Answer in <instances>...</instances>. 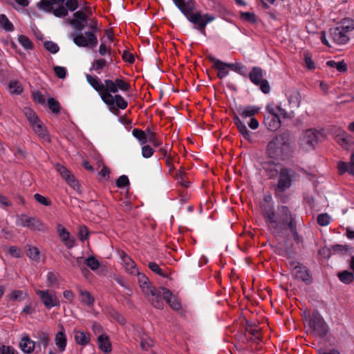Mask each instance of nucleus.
<instances>
[{
  "label": "nucleus",
  "mask_w": 354,
  "mask_h": 354,
  "mask_svg": "<svg viewBox=\"0 0 354 354\" xmlns=\"http://www.w3.org/2000/svg\"><path fill=\"white\" fill-rule=\"evenodd\" d=\"M86 79L88 83L96 91L102 100L110 107V109L116 108L125 109L127 107V102L120 95H112L116 93L119 90L127 92L129 91L131 85L124 77L116 78L114 80L106 79L104 83L95 75L92 76L86 74Z\"/></svg>",
  "instance_id": "obj_1"
},
{
  "label": "nucleus",
  "mask_w": 354,
  "mask_h": 354,
  "mask_svg": "<svg viewBox=\"0 0 354 354\" xmlns=\"http://www.w3.org/2000/svg\"><path fill=\"white\" fill-rule=\"evenodd\" d=\"M261 209L265 221L275 237H280L285 229H289L294 235L297 234L295 215L287 206H278L277 214L270 204L262 205Z\"/></svg>",
  "instance_id": "obj_2"
},
{
  "label": "nucleus",
  "mask_w": 354,
  "mask_h": 354,
  "mask_svg": "<svg viewBox=\"0 0 354 354\" xmlns=\"http://www.w3.org/2000/svg\"><path fill=\"white\" fill-rule=\"evenodd\" d=\"M176 7L192 23L198 26V30L203 35L205 33V26L214 19V17L209 14L201 15L194 12L195 3L193 0H173Z\"/></svg>",
  "instance_id": "obj_3"
},
{
  "label": "nucleus",
  "mask_w": 354,
  "mask_h": 354,
  "mask_svg": "<svg viewBox=\"0 0 354 354\" xmlns=\"http://www.w3.org/2000/svg\"><path fill=\"white\" fill-rule=\"evenodd\" d=\"M290 149L288 134L282 133L277 136L267 145V154L270 158L283 159Z\"/></svg>",
  "instance_id": "obj_4"
},
{
  "label": "nucleus",
  "mask_w": 354,
  "mask_h": 354,
  "mask_svg": "<svg viewBox=\"0 0 354 354\" xmlns=\"http://www.w3.org/2000/svg\"><path fill=\"white\" fill-rule=\"evenodd\" d=\"M91 31L86 32L84 35L82 33H72L71 37L73 38V42L79 47H85L94 48L97 45V38L95 33L97 32V24L95 20H91L88 25Z\"/></svg>",
  "instance_id": "obj_5"
},
{
  "label": "nucleus",
  "mask_w": 354,
  "mask_h": 354,
  "mask_svg": "<svg viewBox=\"0 0 354 354\" xmlns=\"http://www.w3.org/2000/svg\"><path fill=\"white\" fill-rule=\"evenodd\" d=\"M260 108L255 106H248L244 108H239L238 109V112L241 118L236 115L233 118L239 131L246 140H250L251 132L245 126L244 120L248 118H253V116L257 114Z\"/></svg>",
  "instance_id": "obj_6"
},
{
  "label": "nucleus",
  "mask_w": 354,
  "mask_h": 354,
  "mask_svg": "<svg viewBox=\"0 0 354 354\" xmlns=\"http://www.w3.org/2000/svg\"><path fill=\"white\" fill-rule=\"evenodd\" d=\"M354 29V21L350 18H344L336 23L333 28V41L343 44L349 40L348 33Z\"/></svg>",
  "instance_id": "obj_7"
},
{
  "label": "nucleus",
  "mask_w": 354,
  "mask_h": 354,
  "mask_svg": "<svg viewBox=\"0 0 354 354\" xmlns=\"http://www.w3.org/2000/svg\"><path fill=\"white\" fill-rule=\"evenodd\" d=\"M136 275L138 277V280L140 288L145 297L153 307H160L161 302L156 299L157 295H158L159 288H156L153 287L149 279L145 274L138 272V274Z\"/></svg>",
  "instance_id": "obj_8"
},
{
  "label": "nucleus",
  "mask_w": 354,
  "mask_h": 354,
  "mask_svg": "<svg viewBox=\"0 0 354 354\" xmlns=\"http://www.w3.org/2000/svg\"><path fill=\"white\" fill-rule=\"evenodd\" d=\"M279 179L275 187L276 196L280 197V194L291 187L294 180L295 173L290 168L282 167L279 171Z\"/></svg>",
  "instance_id": "obj_9"
},
{
  "label": "nucleus",
  "mask_w": 354,
  "mask_h": 354,
  "mask_svg": "<svg viewBox=\"0 0 354 354\" xmlns=\"http://www.w3.org/2000/svg\"><path fill=\"white\" fill-rule=\"evenodd\" d=\"M319 132L314 129L304 131L299 139V148L304 151H309L315 148L318 143Z\"/></svg>",
  "instance_id": "obj_10"
},
{
  "label": "nucleus",
  "mask_w": 354,
  "mask_h": 354,
  "mask_svg": "<svg viewBox=\"0 0 354 354\" xmlns=\"http://www.w3.org/2000/svg\"><path fill=\"white\" fill-rule=\"evenodd\" d=\"M308 327L312 334L319 337H324L328 330L326 323L317 312L312 313L308 322Z\"/></svg>",
  "instance_id": "obj_11"
},
{
  "label": "nucleus",
  "mask_w": 354,
  "mask_h": 354,
  "mask_svg": "<svg viewBox=\"0 0 354 354\" xmlns=\"http://www.w3.org/2000/svg\"><path fill=\"white\" fill-rule=\"evenodd\" d=\"M16 224L22 227H27L32 230L46 231V225L36 217H29L26 214L17 216Z\"/></svg>",
  "instance_id": "obj_12"
},
{
  "label": "nucleus",
  "mask_w": 354,
  "mask_h": 354,
  "mask_svg": "<svg viewBox=\"0 0 354 354\" xmlns=\"http://www.w3.org/2000/svg\"><path fill=\"white\" fill-rule=\"evenodd\" d=\"M156 299L161 302V306L156 307V308H163V299L166 301V302L172 309L177 310L180 308V304L177 298L168 289L165 288L159 287L158 295H157Z\"/></svg>",
  "instance_id": "obj_13"
},
{
  "label": "nucleus",
  "mask_w": 354,
  "mask_h": 354,
  "mask_svg": "<svg viewBox=\"0 0 354 354\" xmlns=\"http://www.w3.org/2000/svg\"><path fill=\"white\" fill-rule=\"evenodd\" d=\"M251 82L255 85L260 86L261 90L264 93L270 92V85L266 80L263 79V71L260 67H253L249 74Z\"/></svg>",
  "instance_id": "obj_14"
},
{
  "label": "nucleus",
  "mask_w": 354,
  "mask_h": 354,
  "mask_svg": "<svg viewBox=\"0 0 354 354\" xmlns=\"http://www.w3.org/2000/svg\"><path fill=\"white\" fill-rule=\"evenodd\" d=\"M36 294L40 297L46 308L50 309L55 306H59V301L55 292L50 290H37Z\"/></svg>",
  "instance_id": "obj_15"
},
{
  "label": "nucleus",
  "mask_w": 354,
  "mask_h": 354,
  "mask_svg": "<svg viewBox=\"0 0 354 354\" xmlns=\"http://www.w3.org/2000/svg\"><path fill=\"white\" fill-rule=\"evenodd\" d=\"M55 169L73 189L81 193L78 182L68 169L59 163L55 165Z\"/></svg>",
  "instance_id": "obj_16"
},
{
  "label": "nucleus",
  "mask_w": 354,
  "mask_h": 354,
  "mask_svg": "<svg viewBox=\"0 0 354 354\" xmlns=\"http://www.w3.org/2000/svg\"><path fill=\"white\" fill-rule=\"evenodd\" d=\"M333 136L335 141L344 149L348 150L351 146L352 138L344 130L341 128L333 129Z\"/></svg>",
  "instance_id": "obj_17"
},
{
  "label": "nucleus",
  "mask_w": 354,
  "mask_h": 354,
  "mask_svg": "<svg viewBox=\"0 0 354 354\" xmlns=\"http://www.w3.org/2000/svg\"><path fill=\"white\" fill-rule=\"evenodd\" d=\"M59 331L55 335V344L59 353L65 351L67 346L66 329L62 324L59 325Z\"/></svg>",
  "instance_id": "obj_18"
},
{
  "label": "nucleus",
  "mask_w": 354,
  "mask_h": 354,
  "mask_svg": "<svg viewBox=\"0 0 354 354\" xmlns=\"http://www.w3.org/2000/svg\"><path fill=\"white\" fill-rule=\"evenodd\" d=\"M207 59L209 62L214 64V68L218 71L217 76L218 78L223 79L228 75L229 71L227 68H229L228 65H230V64L225 63L221 60L215 58L212 55H208Z\"/></svg>",
  "instance_id": "obj_19"
},
{
  "label": "nucleus",
  "mask_w": 354,
  "mask_h": 354,
  "mask_svg": "<svg viewBox=\"0 0 354 354\" xmlns=\"http://www.w3.org/2000/svg\"><path fill=\"white\" fill-rule=\"evenodd\" d=\"M293 268L292 270V274L295 278L300 279L306 283L311 282V277L308 273L307 268L299 264L292 263Z\"/></svg>",
  "instance_id": "obj_20"
},
{
  "label": "nucleus",
  "mask_w": 354,
  "mask_h": 354,
  "mask_svg": "<svg viewBox=\"0 0 354 354\" xmlns=\"http://www.w3.org/2000/svg\"><path fill=\"white\" fill-rule=\"evenodd\" d=\"M262 169L269 178H274L279 173V162L274 160H266L261 164Z\"/></svg>",
  "instance_id": "obj_21"
},
{
  "label": "nucleus",
  "mask_w": 354,
  "mask_h": 354,
  "mask_svg": "<svg viewBox=\"0 0 354 354\" xmlns=\"http://www.w3.org/2000/svg\"><path fill=\"white\" fill-rule=\"evenodd\" d=\"M337 169L339 175H343L347 172L354 176V153H351L348 162L339 161L337 162Z\"/></svg>",
  "instance_id": "obj_22"
},
{
  "label": "nucleus",
  "mask_w": 354,
  "mask_h": 354,
  "mask_svg": "<svg viewBox=\"0 0 354 354\" xmlns=\"http://www.w3.org/2000/svg\"><path fill=\"white\" fill-rule=\"evenodd\" d=\"M73 334L75 342L77 344L84 346L89 344L91 336L88 332L75 328L73 330Z\"/></svg>",
  "instance_id": "obj_23"
},
{
  "label": "nucleus",
  "mask_w": 354,
  "mask_h": 354,
  "mask_svg": "<svg viewBox=\"0 0 354 354\" xmlns=\"http://www.w3.org/2000/svg\"><path fill=\"white\" fill-rule=\"evenodd\" d=\"M264 124L271 131L277 130L281 127V121L278 115H266Z\"/></svg>",
  "instance_id": "obj_24"
},
{
  "label": "nucleus",
  "mask_w": 354,
  "mask_h": 354,
  "mask_svg": "<svg viewBox=\"0 0 354 354\" xmlns=\"http://www.w3.org/2000/svg\"><path fill=\"white\" fill-rule=\"evenodd\" d=\"M121 258L122 261V264L125 267L127 272H128L132 275H136L138 274V269L136 267V264L129 256H128L125 253H122Z\"/></svg>",
  "instance_id": "obj_25"
},
{
  "label": "nucleus",
  "mask_w": 354,
  "mask_h": 354,
  "mask_svg": "<svg viewBox=\"0 0 354 354\" xmlns=\"http://www.w3.org/2000/svg\"><path fill=\"white\" fill-rule=\"evenodd\" d=\"M35 346V342L30 339L28 336L22 337L19 343L21 349L26 353H32L34 351Z\"/></svg>",
  "instance_id": "obj_26"
},
{
  "label": "nucleus",
  "mask_w": 354,
  "mask_h": 354,
  "mask_svg": "<svg viewBox=\"0 0 354 354\" xmlns=\"http://www.w3.org/2000/svg\"><path fill=\"white\" fill-rule=\"evenodd\" d=\"M35 133L43 140L44 141H50L49 136L47 130L44 126L43 123L39 121V122L35 124L32 127Z\"/></svg>",
  "instance_id": "obj_27"
},
{
  "label": "nucleus",
  "mask_w": 354,
  "mask_h": 354,
  "mask_svg": "<svg viewBox=\"0 0 354 354\" xmlns=\"http://www.w3.org/2000/svg\"><path fill=\"white\" fill-rule=\"evenodd\" d=\"M79 295L82 304L88 306L93 305L95 299L88 291L80 289Z\"/></svg>",
  "instance_id": "obj_28"
},
{
  "label": "nucleus",
  "mask_w": 354,
  "mask_h": 354,
  "mask_svg": "<svg viewBox=\"0 0 354 354\" xmlns=\"http://www.w3.org/2000/svg\"><path fill=\"white\" fill-rule=\"evenodd\" d=\"M63 2L64 0H58ZM57 3V0H41L37 3V6L39 10L47 12H50L53 10V6Z\"/></svg>",
  "instance_id": "obj_29"
},
{
  "label": "nucleus",
  "mask_w": 354,
  "mask_h": 354,
  "mask_svg": "<svg viewBox=\"0 0 354 354\" xmlns=\"http://www.w3.org/2000/svg\"><path fill=\"white\" fill-rule=\"evenodd\" d=\"M97 341L99 347L103 352L109 353L111 351V342L107 335H100L97 338Z\"/></svg>",
  "instance_id": "obj_30"
},
{
  "label": "nucleus",
  "mask_w": 354,
  "mask_h": 354,
  "mask_svg": "<svg viewBox=\"0 0 354 354\" xmlns=\"http://www.w3.org/2000/svg\"><path fill=\"white\" fill-rule=\"evenodd\" d=\"M23 112L31 127L40 121L35 111H33L31 109L25 107L23 110Z\"/></svg>",
  "instance_id": "obj_31"
},
{
  "label": "nucleus",
  "mask_w": 354,
  "mask_h": 354,
  "mask_svg": "<svg viewBox=\"0 0 354 354\" xmlns=\"http://www.w3.org/2000/svg\"><path fill=\"white\" fill-rule=\"evenodd\" d=\"M339 279L345 284H350L354 280V274L348 270H344L337 273Z\"/></svg>",
  "instance_id": "obj_32"
},
{
  "label": "nucleus",
  "mask_w": 354,
  "mask_h": 354,
  "mask_svg": "<svg viewBox=\"0 0 354 354\" xmlns=\"http://www.w3.org/2000/svg\"><path fill=\"white\" fill-rule=\"evenodd\" d=\"M228 67L241 75L245 76L248 74L247 67L240 62L230 63Z\"/></svg>",
  "instance_id": "obj_33"
},
{
  "label": "nucleus",
  "mask_w": 354,
  "mask_h": 354,
  "mask_svg": "<svg viewBox=\"0 0 354 354\" xmlns=\"http://www.w3.org/2000/svg\"><path fill=\"white\" fill-rule=\"evenodd\" d=\"M59 236L61 238V239L64 242L65 245L68 248H71L74 245V241L73 240L69 239L70 234L67 230L62 227L59 231Z\"/></svg>",
  "instance_id": "obj_34"
},
{
  "label": "nucleus",
  "mask_w": 354,
  "mask_h": 354,
  "mask_svg": "<svg viewBox=\"0 0 354 354\" xmlns=\"http://www.w3.org/2000/svg\"><path fill=\"white\" fill-rule=\"evenodd\" d=\"M0 28H2L7 32H12L14 30L13 24L9 21L5 15H0Z\"/></svg>",
  "instance_id": "obj_35"
},
{
  "label": "nucleus",
  "mask_w": 354,
  "mask_h": 354,
  "mask_svg": "<svg viewBox=\"0 0 354 354\" xmlns=\"http://www.w3.org/2000/svg\"><path fill=\"white\" fill-rule=\"evenodd\" d=\"M8 88L11 93L16 95L21 94L24 91L21 84L17 80L10 81L8 84Z\"/></svg>",
  "instance_id": "obj_36"
},
{
  "label": "nucleus",
  "mask_w": 354,
  "mask_h": 354,
  "mask_svg": "<svg viewBox=\"0 0 354 354\" xmlns=\"http://www.w3.org/2000/svg\"><path fill=\"white\" fill-rule=\"evenodd\" d=\"M133 136L139 141L140 144L143 145L147 142V131L134 129L132 131Z\"/></svg>",
  "instance_id": "obj_37"
},
{
  "label": "nucleus",
  "mask_w": 354,
  "mask_h": 354,
  "mask_svg": "<svg viewBox=\"0 0 354 354\" xmlns=\"http://www.w3.org/2000/svg\"><path fill=\"white\" fill-rule=\"evenodd\" d=\"M106 65V62L104 59H95L92 63L90 71H95L98 74H100L103 68Z\"/></svg>",
  "instance_id": "obj_38"
},
{
  "label": "nucleus",
  "mask_w": 354,
  "mask_h": 354,
  "mask_svg": "<svg viewBox=\"0 0 354 354\" xmlns=\"http://www.w3.org/2000/svg\"><path fill=\"white\" fill-rule=\"evenodd\" d=\"M147 142L151 143L154 147H159L162 142L157 138L156 134L149 128L147 129Z\"/></svg>",
  "instance_id": "obj_39"
},
{
  "label": "nucleus",
  "mask_w": 354,
  "mask_h": 354,
  "mask_svg": "<svg viewBox=\"0 0 354 354\" xmlns=\"http://www.w3.org/2000/svg\"><path fill=\"white\" fill-rule=\"evenodd\" d=\"M48 105L49 109L53 113L58 114L60 112L61 106L59 102L53 97L48 100Z\"/></svg>",
  "instance_id": "obj_40"
},
{
  "label": "nucleus",
  "mask_w": 354,
  "mask_h": 354,
  "mask_svg": "<svg viewBox=\"0 0 354 354\" xmlns=\"http://www.w3.org/2000/svg\"><path fill=\"white\" fill-rule=\"evenodd\" d=\"M336 68L340 73H344L348 70L347 64L344 60L335 61L333 60V68Z\"/></svg>",
  "instance_id": "obj_41"
},
{
  "label": "nucleus",
  "mask_w": 354,
  "mask_h": 354,
  "mask_svg": "<svg viewBox=\"0 0 354 354\" xmlns=\"http://www.w3.org/2000/svg\"><path fill=\"white\" fill-rule=\"evenodd\" d=\"M84 263L92 270H96L100 266L99 261L93 256H91L86 259Z\"/></svg>",
  "instance_id": "obj_42"
},
{
  "label": "nucleus",
  "mask_w": 354,
  "mask_h": 354,
  "mask_svg": "<svg viewBox=\"0 0 354 354\" xmlns=\"http://www.w3.org/2000/svg\"><path fill=\"white\" fill-rule=\"evenodd\" d=\"M149 269L155 272L156 274L161 276V277H167V274L164 272V270L155 262H150L148 265Z\"/></svg>",
  "instance_id": "obj_43"
},
{
  "label": "nucleus",
  "mask_w": 354,
  "mask_h": 354,
  "mask_svg": "<svg viewBox=\"0 0 354 354\" xmlns=\"http://www.w3.org/2000/svg\"><path fill=\"white\" fill-rule=\"evenodd\" d=\"M53 15L57 17H64L68 15V10L66 7L60 6L57 8L52 10Z\"/></svg>",
  "instance_id": "obj_44"
},
{
  "label": "nucleus",
  "mask_w": 354,
  "mask_h": 354,
  "mask_svg": "<svg viewBox=\"0 0 354 354\" xmlns=\"http://www.w3.org/2000/svg\"><path fill=\"white\" fill-rule=\"evenodd\" d=\"M27 256L32 260L39 261V251L35 247L29 246L28 250L27 251Z\"/></svg>",
  "instance_id": "obj_45"
},
{
  "label": "nucleus",
  "mask_w": 354,
  "mask_h": 354,
  "mask_svg": "<svg viewBox=\"0 0 354 354\" xmlns=\"http://www.w3.org/2000/svg\"><path fill=\"white\" fill-rule=\"evenodd\" d=\"M288 101L294 107H298L300 103L299 95L297 91L292 92L288 97Z\"/></svg>",
  "instance_id": "obj_46"
},
{
  "label": "nucleus",
  "mask_w": 354,
  "mask_h": 354,
  "mask_svg": "<svg viewBox=\"0 0 354 354\" xmlns=\"http://www.w3.org/2000/svg\"><path fill=\"white\" fill-rule=\"evenodd\" d=\"M317 221L319 225L326 226L330 223V217L328 214H321L318 215Z\"/></svg>",
  "instance_id": "obj_47"
},
{
  "label": "nucleus",
  "mask_w": 354,
  "mask_h": 354,
  "mask_svg": "<svg viewBox=\"0 0 354 354\" xmlns=\"http://www.w3.org/2000/svg\"><path fill=\"white\" fill-rule=\"evenodd\" d=\"M85 24V21H82L78 19H73L70 21V24L73 26L74 28L80 33H82L81 32L83 30Z\"/></svg>",
  "instance_id": "obj_48"
},
{
  "label": "nucleus",
  "mask_w": 354,
  "mask_h": 354,
  "mask_svg": "<svg viewBox=\"0 0 354 354\" xmlns=\"http://www.w3.org/2000/svg\"><path fill=\"white\" fill-rule=\"evenodd\" d=\"M44 45L45 48L52 53H57L59 49L57 44L51 41L44 42Z\"/></svg>",
  "instance_id": "obj_49"
},
{
  "label": "nucleus",
  "mask_w": 354,
  "mask_h": 354,
  "mask_svg": "<svg viewBox=\"0 0 354 354\" xmlns=\"http://www.w3.org/2000/svg\"><path fill=\"white\" fill-rule=\"evenodd\" d=\"M19 44L26 49H30L32 47L31 41L24 35H21L19 37Z\"/></svg>",
  "instance_id": "obj_50"
},
{
  "label": "nucleus",
  "mask_w": 354,
  "mask_h": 354,
  "mask_svg": "<svg viewBox=\"0 0 354 354\" xmlns=\"http://www.w3.org/2000/svg\"><path fill=\"white\" fill-rule=\"evenodd\" d=\"M144 146L142 147V156L145 158H151L154 151L153 149L149 146L147 145H143Z\"/></svg>",
  "instance_id": "obj_51"
},
{
  "label": "nucleus",
  "mask_w": 354,
  "mask_h": 354,
  "mask_svg": "<svg viewBox=\"0 0 354 354\" xmlns=\"http://www.w3.org/2000/svg\"><path fill=\"white\" fill-rule=\"evenodd\" d=\"M129 184V178L127 176L122 175L120 176L117 181H116V185L119 188H123L128 185Z\"/></svg>",
  "instance_id": "obj_52"
},
{
  "label": "nucleus",
  "mask_w": 354,
  "mask_h": 354,
  "mask_svg": "<svg viewBox=\"0 0 354 354\" xmlns=\"http://www.w3.org/2000/svg\"><path fill=\"white\" fill-rule=\"evenodd\" d=\"M353 100V97L350 94H344L337 97L336 103L337 104H342L346 102H350Z\"/></svg>",
  "instance_id": "obj_53"
},
{
  "label": "nucleus",
  "mask_w": 354,
  "mask_h": 354,
  "mask_svg": "<svg viewBox=\"0 0 354 354\" xmlns=\"http://www.w3.org/2000/svg\"><path fill=\"white\" fill-rule=\"evenodd\" d=\"M79 6L78 0H66V7L68 10L75 11Z\"/></svg>",
  "instance_id": "obj_54"
},
{
  "label": "nucleus",
  "mask_w": 354,
  "mask_h": 354,
  "mask_svg": "<svg viewBox=\"0 0 354 354\" xmlns=\"http://www.w3.org/2000/svg\"><path fill=\"white\" fill-rule=\"evenodd\" d=\"M33 100L39 104H45L46 100L44 96L39 91H36L32 93Z\"/></svg>",
  "instance_id": "obj_55"
},
{
  "label": "nucleus",
  "mask_w": 354,
  "mask_h": 354,
  "mask_svg": "<svg viewBox=\"0 0 354 354\" xmlns=\"http://www.w3.org/2000/svg\"><path fill=\"white\" fill-rule=\"evenodd\" d=\"M54 71L57 77H58L60 79H63L66 77V70L64 67L55 66Z\"/></svg>",
  "instance_id": "obj_56"
},
{
  "label": "nucleus",
  "mask_w": 354,
  "mask_h": 354,
  "mask_svg": "<svg viewBox=\"0 0 354 354\" xmlns=\"http://www.w3.org/2000/svg\"><path fill=\"white\" fill-rule=\"evenodd\" d=\"M38 337L44 347H46L49 342V335L47 333L40 331L38 333Z\"/></svg>",
  "instance_id": "obj_57"
},
{
  "label": "nucleus",
  "mask_w": 354,
  "mask_h": 354,
  "mask_svg": "<svg viewBox=\"0 0 354 354\" xmlns=\"http://www.w3.org/2000/svg\"><path fill=\"white\" fill-rule=\"evenodd\" d=\"M34 198L38 203L44 205L49 206L50 205V201L39 194H35Z\"/></svg>",
  "instance_id": "obj_58"
},
{
  "label": "nucleus",
  "mask_w": 354,
  "mask_h": 354,
  "mask_svg": "<svg viewBox=\"0 0 354 354\" xmlns=\"http://www.w3.org/2000/svg\"><path fill=\"white\" fill-rule=\"evenodd\" d=\"M348 250H353V248L348 245H333V252H347Z\"/></svg>",
  "instance_id": "obj_59"
},
{
  "label": "nucleus",
  "mask_w": 354,
  "mask_h": 354,
  "mask_svg": "<svg viewBox=\"0 0 354 354\" xmlns=\"http://www.w3.org/2000/svg\"><path fill=\"white\" fill-rule=\"evenodd\" d=\"M73 16H74L73 19H78L82 21H85L86 24H87L88 16H87V14L86 12H84V11H81V10L77 11L74 13Z\"/></svg>",
  "instance_id": "obj_60"
},
{
  "label": "nucleus",
  "mask_w": 354,
  "mask_h": 354,
  "mask_svg": "<svg viewBox=\"0 0 354 354\" xmlns=\"http://www.w3.org/2000/svg\"><path fill=\"white\" fill-rule=\"evenodd\" d=\"M319 255L322 258L328 259L331 255V251L330 248L327 247H323L319 250Z\"/></svg>",
  "instance_id": "obj_61"
},
{
  "label": "nucleus",
  "mask_w": 354,
  "mask_h": 354,
  "mask_svg": "<svg viewBox=\"0 0 354 354\" xmlns=\"http://www.w3.org/2000/svg\"><path fill=\"white\" fill-rule=\"evenodd\" d=\"M48 286L52 287L56 284L57 279V276L53 272H48L47 275Z\"/></svg>",
  "instance_id": "obj_62"
},
{
  "label": "nucleus",
  "mask_w": 354,
  "mask_h": 354,
  "mask_svg": "<svg viewBox=\"0 0 354 354\" xmlns=\"http://www.w3.org/2000/svg\"><path fill=\"white\" fill-rule=\"evenodd\" d=\"M79 236H80V239L82 241H84L85 239H87V237L88 236V230L86 227L82 226L80 227Z\"/></svg>",
  "instance_id": "obj_63"
},
{
  "label": "nucleus",
  "mask_w": 354,
  "mask_h": 354,
  "mask_svg": "<svg viewBox=\"0 0 354 354\" xmlns=\"http://www.w3.org/2000/svg\"><path fill=\"white\" fill-rule=\"evenodd\" d=\"M0 354H15V350L10 346H2L0 347Z\"/></svg>",
  "instance_id": "obj_64"
}]
</instances>
